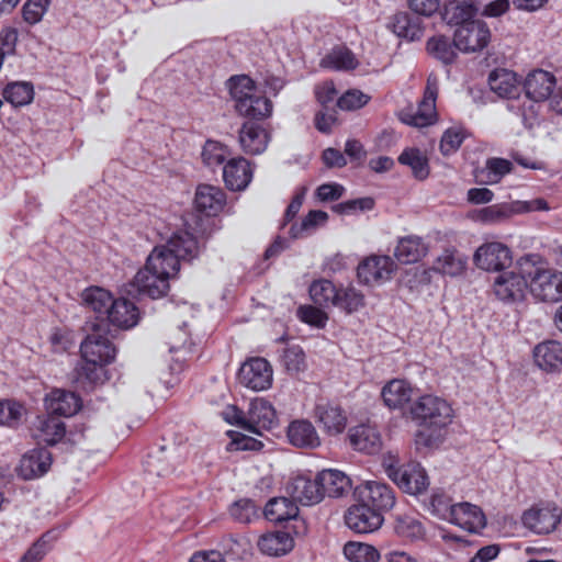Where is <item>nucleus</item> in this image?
Segmentation results:
<instances>
[{
    "label": "nucleus",
    "mask_w": 562,
    "mask_h": 562,
    "mask_svg": "<svg viewBox=\"0 0 562 562\" xmlns=\"http://www.w3.org/2000/svg\"><path fill=\"white\" fill-rule=\"evenodd\" d=\"M229 94L236 112L251 121H259L272 114V102L258 92L254 80L246 75L232 76L227 80Z\"/></svg>",
    "instance_id": "obj_1"
},
{
    "label": "nucleus",
    "mask_w": 562,
    "mask_h": 562,
    "mask_svg": "<svg viewBox=\"0 0 562 562\" xmlns=\"http://www.w3.org/2000/svg\"><path fill=\"white\" fill-rule=\"evenodd\" d=\"M414 422L420 427L445 429L453 417L450 404L438 396H420L411 407Z\"/></svg>",
    "instance_id": "obj_2"
},
{
    "label": "nucleus",
    "mask_w": 562,
    "mask_h": 562,
    "mask_svg": "<svg viewBox=\"0 0 562 562\" xmlns=\"http://www.w3.org/2000/svg\"><path fill=\"white\" fill-rule=\"evenodd\" d=\"M91 333L87 335L80 345V353L83 360H93L99 363H111L116 356L115 346L109 339L111 330H106V324L90 322L87 324Z\"/></svg>",
    "instance_id": "obj_3"
},
{
    "label": "nucleus",
    "mask_w": 562,
    "mask_h": 562,
    "mask_svg": "<svg viewBox=\"0 0 562 562\" xmlns=\"http://www.w3.org/2000/svg\"><path fill=\"white\" fill-rule=\"evenodd\" d=\"M526 276L536 300L548 303L562 300V272L532 266Z\"/></svg>",
    "instance_id": "obj_4"
},
{
    "label": "nucleus",
    "mask_w": 562,
    "mask_h": 562,
    "mask_svg": "<svg viewBox=\"0 0 562 562\" xmlns=\"http://www.w3.org/2000/svg\"><path fill=\"white\" fill-rule=\"evenodd\" d=\"M387 476L405 493L420 495L429 486V479L425 469L416 462L405 464L385 463Z\"/></svg>",
    "instance_id": "obj_5"
},
{
    "label": "nucleus",
    "mask_w": 562,
    "mask_h": 562,
    "mask_svg": "<svg viewBox=\"0 0 562 562\" xmlns=\"http://www.w3.org/2000/svg\"><path fill=\"white\" fill-rule=\"evenodd\" d=\"M488 86L498 97L509 100V111L527 116V109L520 97V82L515 72L504 68L494 69L488 76Z\"/></svg>",
    "instance_id": "obj_6"
},
{
    "label": "nucleus",
    "mask_w": 562,
    "mask_h": 562,
    "mask_svg": "<svg viewBox=\"0 0 562 562\" xmlns=\"http://www.w3.org/2000/svg\"><path fill=\"white\" fill-rule=\"evenodd\" d=\"M490 41L491 30L482 20L465 23L454 31V45L463 53L480 52L488 45Z\"/></svg>",
    "instance_id": "obj_7"
},
{
    "label": "nucleus",
    "mask_w": 562,
    "mask_h": 562,
    "mask_svg": "<svg viewBox=\"0 0 562 562\" xmlns=\"http://www.w3.org/2000/svg\"><path fill=\"white\" fill-rule=\"evenodd\" d=\"M396 265L390 256L372 255L359 262L357 277L366 285L381 284L392 278Z\"/></svg>",
    "instance_id": "obj_8"
},
{
    "label": "nucleus",
    "mask_w": 562,
    "mask_h": 562,
    "mask_svg": "<svg viewBox=\"0 0 562 562\" xmlns=\"http://www.w3.org/2000/svg\"><path fill=\"white\" fill-rule=\"evenodd\" d=\"M514 271H503L493 282V292L504 303H517L525 299L526 290L529 286L528 277Z\"/></svg>",
    "instance_id": "obj_9"
},
{
    "label": "nucleus",
    "mask_w": 562,
    "mask_h": 562,
    "mask_svg": "<svg viewBox=\"0 0 562 562\" xmlns=\"http://www.w3.org/2000/svg\"><path fill=\"white\" fill-rule=\"evenodd\" d=\"M315 422L328 436H337L345 431L347 415L344 408L336 402L321 398L314 407Z\"/></svg>",
    "instance_id": "obj_10"
},
{
    "label": "nucleus",
    "mask_w": 562,
    "mask_h": 562,
    "mask_svg": "<svg viewBox=\"0 0 562 562\" xmlns=\"http://www.w3.org/2000/svg\"><path fill=\"white\" fill-rule=\"evenodd\" d=\"M437 82L431 77L427 79L424 98L419 102L418 108L412 112L402 114V121L411 126L425 127L431 125L437 119L436 99H437Z\"/></svg>",
    "instance_id": "obj_11"
},
{
    "label": "nucleus",
    "mask_w": 562,
    "mask_h": 562,
    "mask_svg": "<svg viewBox=\"0 0 562 562\" xmlns=\"http://www.w3.org/2000/svg\"><path fill=\"white\" fill-rule=\"evenodd\" d=\"M474 263L486 271H501L512 265V250L498 241L485 243L474 254Z\"/></svg>",
    "instance_id": "obj_12"
},
{
    "label": "nucleus",
    "mask_w": 562,
    "mask_h": 562,
    "mask_svg": "<svg viewBox=\"0 0 562 562\" xmlns=\"http://www.w3.org/2000/svg\"><path fill=\"white\" fill-rule=\"evenodd\" d=\"M239 381L252 391L267 390L272 384V368L265 358H251L241 366Z\"/></svg>",
    "instance_id": "obj_13"
},
{
    "label": "nucleus",
    "mask_w": 562,
    "mask_h": 562,
    "mask_svg": "<svg viewBox=\"0 0 562 562\" xmlns=\"http://www.w3.org/2000/svg\"><path fill=\"white\" fill-rule=\"evenodd\" d=\"M359 499L383 517L396 503L394 490L389 484L379 481L366 482L359 491Z\"/></svg>",
    "instance_id": "obj_14"
},
{
    "label": "nucleus",
    "mask_w": 562,
    "mask_h": 562,
    "mask_svg": "<svg viewBox=\"0 0 562 562\" xmlns=\"http://www.w3.org/2000/svg\"><path fill=\"white\" fill-rule=\"evenodd\" d=\"M384 517L366 506L363 502H359L348 508L345 514V522L357 533H371L381 528Z\"/></svg>",
    "instance_id": "obj_15"
},
{
    "label": "nucleus",
    "mask_w": 562,
    "mask_h": 562,
    "mask_svg": "<svg viewBox=\"0 0 562 562\" xmlns=\"http://www.w3.org/2000/svg\"><path fill=\"white\" fill-rule=\"evenodd\" d=\"M530 210L526 202H503L476 210L472 218L484 225H498L508 222L516 214Z\"/></svg>",
    "instance_id": "obj_16"
},
{
    "label": "nucleus",
    "mask_w": 562,
    "mask_h": 562,
    "mask_svg": "<svg viewBox=\"0 0 562 562\" xmlns=\"http://www.w3.org/2000/svg\"><path fill=\"white\" fill-rule=\"evenodd\" d=\"M482 7V0H448L443 3L440 15L449 25L460 27L474 20Z\"/></svg>",
    "instance_id": "obj_17"
},
{
    "label": "nucleus",
    "mask_w": 562,
    "mask_h": 562,
    "mask_svg": "<svg viewBox=\"0 0 562 562\" xmlns=\"http://www.w3.org/2000/svg\"><path fill=\"white\" fill-rule=\"evenodd\" d=\"M52 461V453L47 449H32L21 458L16 468L18 476L25 481L42 477L50 469Z\"/></svg>",
    "instance_id": "obj_18"
},
{
    "label": "nucleus",
    "mask_w": 562,
    "mask_h": 562,
    "mask_svg": "<svg viewBox=\"0 0 562 562\" xmlns=\"http://www.w3.org/2000/svg\"><path fill=\"white\" fill-rule=\"evenodd\" d=\"M286 492L295 504L303 506H312L323 501L317 475L314 479L305 474L292 477L286 485Z\"/></svg>",
    "instance_id": "obj_19"
},
{
    "label": "nucleus",
    "mask_w": 562,
    "mask_h": 562,
    "mask_svg": "<svg viewBox=\"0 0 562 562\" xmlns=\"http://www.w3.org/2000/svg\"><path fill=\"white\" fill-rule=\"evenodd\" d=\"M557 85L555 77L543 69H535L530 71L525 81V100L540 102L550 98Z\"/></svg>",
    "instance_id": "obj_20"
},
{
    "label": "nucleus",
    "mask_w": 562,
    "mask_h": 562,
    "mask_svg": "<svg viewBox=\"0 0 562 562\" xmlns=\"http://www.w3.org/2000/svg\"><path fill=\"white\" fill-rule=\"evenodd\" d=\"M270 142L268 131L257 122H245L238 132V143L241 150L247 155L262 154Z\"/></svg>",
    "instance_id": "obj_21"
},
{
    "label": "nucleus",
    "mask_w": 562,
    "mask_h": 562,
    "mask_svg": "<svg viewBox=\"0 0 562 562\" xmlns=\"http://www.w3.org/2000/svg\"><path fill=\"white\" fill-rule=\"evenodd\" d=\"M277 424V414L272 404L263 398L249 403L247 412V430L261 435V430H270Z\"/></svg>",
    "instance_id": "obj_22"
},
{
    "label": "nucleus",
    "mask_w": 562,
    "mask_h": 562,
    "mask_svg": "<svg viewBox=\"0 0 562 562\" xmlns=\"http://www.w3.org/2000/svg\"><path fill=\"white\" fill-rule=\"evenodd\" d=\"M449 521L471 533H476L486 526V518L482 509L468 502L453 505Z\"/></svg>",
    "instance_id": "obj_23"
},
{
    "label": "nucleus",
    "mask_w": 562,
    "mask_h": 562,
    "mask_svg": "<svg viewBox=\"0 0 562 562\" xmlns=\"http://www.w3.org/2000/svg\"><path fill=\"white\" fill-rule=\"evenodd\" d=\"M103 322L106 324V330H110V325L123 329L132 328L138 322V308L126 299L113 300L106 317H102L98 323Z\"/></svg>",
    "instance_id": "obj_24"
},
{
    "label": "nucleus",
    "mask_w": 562,
    "mask_h": 562,
    "mask_svg": "<svg viewBox=\"0 0 562 562\" xmlns=\"http://www.w3.org/2000/svg\"><path fill=\"white\" fill-rule=\"evenodd\" d=\"M223 180L231 191L245 190L252 180L250 162L244 157L231 158L223 167Z\"/></svg>",
    "instance_id": "obj_25"
},
{
    "label": "nucleus",
    "mask_w": 562,
    "mask_h": 562,
    "mask_svg": "<svg viewBox=\"0 0 562 562\" xmlns=\"http://www.w3.org/2000/svg\"><path fill=\"white\" fill-rule=\"evenodd\" d=\"M170 279L160 276L158 272L145 266L134 277L133 284L139 294L151 299H160L169 291Z\"/></svg>",
    "instance_id": "obj_26"
},
{
    "label": "nucleus",
    "mask_w": 562,
    "mask_h": 562,
    "mask_svg": "<svg viewBox=\"0 0 562 562\" xmlns=\"http://www.w3.org/2000/svg\"><path fill=\"white\" fill-rule=\"evenodd\" d=\"M176 449L160 446L146 456L143 461L144 471L151 476L165 477L170 475L176 469L175 460Z\"/></svg>",
    "instance_id": "obj_27"
},
{
    "label": "nucleus",
    "mask_w": 562,
    "mask_h": 562,
    "mask_svg": "<svg viewBox=\"0 0 562 562\" xmlns=\"http://www.w3.org/2000/svg\"><path fill=\"white\" fill-rule=\"evenodd\" d=\"M348 440L355 450L367 454H375L382 447V439L378 429L363 424L349 429Z\"/></svg>",
    "instance_id": "obj_28"
},
{
    "label": "nucleus",
    "mask_w": 562,
    "mask_h": 562,
    "mask_svg": "<svg viewBox=\"0 0 562 562\" xmlns=\"http://www.w3.org/2000/svg\"><path fill=\"white\" fill-rule=\"evenodd\" d=\"M195 207L206 216L217 215L226 203L224 191L211 184H200L195 192Z\"/></svg>",
    "instance_id": "obj_29"
},
{
    "label": "nucleus",
    "mask_w": 562,
    "mask_h": 562,
    "mask_svg": "<svg viewBox=\"0 0 562 562\" xmlns=\"http://www.w3.org/2000/svg\"><path fill=\"white\" fill-rule=\"evenodd\" d=\"M286 436L289 442L297 448L315 449L321 446V438L314 425L307 419H296L289 424Z\"/></svg>",
    "instance_id": "obj_30"
},
{
    "label": "nucleus",
    "mask_w": 562,
    "mask_h": 562,
    "mask_svg": "<svg viewBox=\"0 0 562 562\" xmlns=\"http://www.w3.org/2000/svg\"><path fill=\"white\" fill-rule=\"evenodd\" d=\"M535 363L546 372H557L562 368V344L546 340L533 348Z\"/></svg>",
    "instance_id": "obj_31"
},
{
    "label": "nucleus",
    "mask_w": 562,
    "mask_h": 562,
    "mask_svg": "<svg viewBox=\"0 0 562 562\" xmlns=\"http://www.w3.org/2000/svg\"><path fill=\"white\" fill-rule=\"evenodd\" d=\"M322 498L325 496L337 498L346 494L351 487L350 479L338 470H323L317 474Z\"/></svg>",
    "instance_id": "obj_32"
},
{
    "label": "nucleus",
    "mask_w": 562,
    "mask_h": 562,
    "mask_svg": "<svg viewBox=\"0 0 562 562\" xmlns=\"http://www.w3.org/2000/svg\"><path fill=\"white\" fill-rule=\"evenodd\" d=\"M145 266L171 280L179 272L180 261L162 245L153 249Z\"/></svg>",
    "instance_id": "obj_33"
},
{
    "label": "nucleus",
    "mask_w": 562,
    "mask_h": 562,
    "mask_svg": "<svg viewBox=\"0 0 562 562\" xmlns=\"http://www.w3.org/2000/svg\"><path fill=\"white\" fill-rule=\"evenodd\" d=\"M512 171L513 164L510 160L492 157L485 161L484 167L474 170V179L479 184H496Z\"/></svg>",
    "instance_id": "obj_34"
},
{
    "label": "nucleus",
    "mask_w": 562,
    "mask_h": 562,
    "mask_svg": "<svg viewBox=\"0 0 562 562\" xmlns=\"http://www.w3.org/2000/svg\"><path fill=\"white\" fill-rule=\"evenodd\" d=\"M47 408L55 415L69 417L81 407V400L74 392L54 390L46 398Z\"/></svg>",
    "instance_id": "obj_35"
},
{
    "label": "nucleus",
    "mask_w": 562,
    "mask_h": 562,
    "mask_svg": "<svg viewBox=\"0 0 562 562\" xmlns=\"http://www.w3.org/2000/svg\"><path fill=\"white\" fill-rule=\"evenodd\" d=\"M387 27L398 37L408 41L419 40L424 33L422 21L407 12H397L394 14Z\"/></svg>",
    "instance_id": "obj_36"
},
{
    "label": "nucleus",
    "mask_w": 562,
    "mask_h": 562,
    "mask_svg": "<svg viewBox=\"0 0 562 562\" xmlns=\"http://www.w3.org/2000/svg\"><path fill=\"white\" fill-rule=\"evenodd\" d=\"M427 250V246L422 237L411 235L400 238L394 256L401 263L411 265L425 257Z\"/></svg>",
    "instance_id": "obj_37"
},
{
    "label": "nucleus",
    "mask_w": 562,
    "mask_h": 562,
    "mask_svg": "<svg viewBox=\"0 0 562 562\" xmlns=\"http://www.w3.org/2000/svg\"><path fill=\"white\" fill-rule=\"evenodd\" d=\"M413 389L408 382L393 379L381 391L382 400L391 409L402 408L412 398Z\"/></svg>",
    "instance_id": "obj_38"
},
{
    "label": "nucleus",
    "mask_w": 562,
    "mask_h": 562,
    "mask_svg": "<svg viewBox=\"0 0 562 562\" xmlns=\"http://www.w3.org/2000/svg\"><path fill=\"white\" fill-rule=\"evenodd\" d=\"M179 260L191 261L199 254L196 238L189 232H176L165 245Z\"/></svg>",
    "instance_id": "obj_39"
},
{
    "label": "nucleus",
    "mask_w": 562,
    "mask_h": 562,
    "mask_svg": "<svg viewBox=\"0 0 562 562\" xmlns=\"http://www.w3.org/2000/svg\"><path fill=\"white\" fill-rule=\"evenodd\" d=\"M294 540L289 532L276 531L261 536L258 540L259 550L267 555L280 557L289 553Z\"/></svg>",
    "instance_id": "obj_40"
},
{
    "label": "nucleus",
    "mask_w": 562,
    "mask_h": 562,
    "mask_svg": "<svg viewBox=\"0 0 562 562\" xmlns=\"http://www.w3.org/2000/svg\"><path fill=\"white\" fill-rule=\"evenodd\" d=\"M394 532L403 539L418 541L425 538L426 528L417 515L396 514L394 516Z\"/></svg>",
    "instance_id": "obj_41"
},
{
    "label": "nucleus",
    "mask_w": 562,
    "mask_h": 562,
    "mask_svg": "<svg viewBox=\"0 0 562 562\" xmlns=\"http://www.w3.org/2000/svg\"><path fill=\"white\" fill-rule=\"evenodd\" d=\"M299 507L294 501L286 497H273L265 506L263 515L269 521L281 524L294 519Z\"/></svg>",
    "instance_id": "obj_42"
},
{
    "label": "nucleus",
    "mask_w": 562,
    "mask_h": 562,
    "mask_svg": "<svg viewBox=\"0 0 562 562\" xmlns=\"http://www.w3.org/2000/svg\"><path fill=\"white\" fill-rule=\"evenodd\" d=\"M328 220V214L325 211L312 210L301 222L292 223L289 229L291 239H302L312 235L318 227L324 226Z\"/></svg>",
    "instance_id": "obj_43"
},
{
    "label": "nucleus",
    "mask_w": 562,
    "mask_h": 562,
    "mask_svg": "<svg viewBox=\"0 0 562 562\" xmlns=\"http://www.w3.org/2000/svg\"><path fill=\"white\" fill-rule=\"evenodd\" d=\"M521 520L525 527L539 535L551 532L558 522L557 517L550 510L542 508L526 510Z\"/></svg>",
    "instance_id": "obj_44"
},
{
    "label": "nucleus",
    "mask_w": 562,
    "mask_h": 562,
    "mask_svg": "<svg viewBox=\"0 0 562 562\" xmlns=\"http://www.w3.org/2000/svg\"><path fill=\"white\" fill-rule=\"evenodd\" d=\"M81 297L85 305L97 314L94 322H99L102 317H106L108 308H110L114 300L109 291L99 286L86 289L82 292Z\"/></svg>",
    "instance_id": "obj_45"
},
{
    "label": "nucleus",
    "mask_w": 562,
    "mask_h": 562,
    "mask_svg": "<svg viewBox=\"0 0 562 562\" xmlns=\"http://www.w3.org/2000/svg\"><path fill=\"white\" fill-rule=\"evenodd\" d=\"M426 49L429 55L441 61L443 65H451L458 57L454 40L451 42L445 35H435L426 43Z\"/></svg>",
    "instance_id": "obj_46"
},
{
    "label": "nucleus",
    "mask_w": 562,
    "mask_h": 562,
    "mask_svg": "<svg viewBox=\"0 0 562 562\" xmlns=\"http://www.w3.org/2000/svg\"><path fill=\"white\" fill-rule=\"evenodd\" d=\"M321 66L333 70H353L358 66V60L351 49L339 46L322 58Z\"/></svg>",
    "instance_id": "obj_47"
},
{
    "label": "nucleus",
    "mask_w": 562,
    "mask_h": 562,
    "mask_svg": "<svg viewBox=\"0 0 562 562\" xmlns=\"http://www.w3.org/2000/svg\"><path fill=\"white\" fill-rule=\"evenodd\" d=\"M34 94V86L30 81L9 82L2 90L3 99L14 108L30 104Z\"/></svg>",
    "instance_id": "obj_48"
},
{
    "label": "nucleus",
    "mask_w": 562,
    "mask_h": 562,
    "mask_svg": "<svg viewBox=\"0 0 562 562\" xmlns=\"http://www.w3.org/2000/svg\"><path fill=\"white\" fill-rule=\"evenodd\" d=\"M398 162L408 166L418 180H425L429 176L428 158L418 148L404 149L398 156Z\"/></svg>",
    "instance_id": "obj_49"
},
{
    "label": "nucleus",
    "mask_w": 562,
    "mask_h": 562,
    "mask_svg": "<svg viewBox=\"0 0 562 562\" xmlns=\"http://www.w3.org/2000/svg\"><path fill=\"white\" fill-rule=\"evenodd\" d=\"M467 266V257L456 249H445L436 260V270L450 277L459 276Z\"/></svg>",
    "instance_id": "obj_50"
},
{
    "label": "nucleus",
    "mask_w": 562,
    "mask_h": 562,
    "mask_svg": "<svg viewBox=\"0 0 562 562\" xmlns=\"http://www.w3.org/2000/svg\"><path fill=\"white\" fill-rule=\"evenodd\" d=\"M338 289L329 280L314 281L310 286V296L312 301L319 306H335Z\"/></svg>",
    "instance_id": "obj_51"
},
{
    "label": "nucleus",
    "mask_w": 562,
    "mask_h": 562,
    "mask_svg": "<svg viewBox=\"0 0 562 562\" xmlns=\"http://www.w3.org/2000/svg\"><path fill=\"white\" fill-rule=\"evenodd\" d=\"M229 155L228 147L214 139H207L201 153L204 165L210 168L222 166Z\"/></svg>",
    "instance_id": "obj_52"
},
{
    "label": "nucleus",
    "mask_w": 562,
    "mask_h": 562,
    "mask_svg": "<svg viewBox=\"0 0 562 562\" xmlns=\"http://www.w3.org/2000/svg\"><path fill=\"white\" fill-rule=\"evenodd\" d=\"M344 553L350 562H378L379 551L371 544L361 542H348Z\"/></svg>",
    "instance_id": "obj_53"
},
{
    "label": "nucleus",
    "mask_w": 562,
    "mask_h": 562,
    "mask_svg": "<svg viewBox=\"0 0 562 562\" xmlns=\"http://www.w3.org/2000/svg\"><path fill=\"white\" fill-rule=\"evenodd\" d=\"M364 305L363 294L355 288H340L337 292L335 306L350 314Z\"/></svg>",
    "instance_id": "obj_54"
},
{
    "label": "nucleus",
    "mask_w": 562,
    "mask_h": 562,
    "mask_svg": "<svg viewBox=\"0 0 562 562\" xmlns=\"http://www.w3.org/2000/svg\"><path fill=\"white\" fill-rule=\"evenodd\" d=\"M258 512L259 507L249 498L238 499L229 507L232 518L240 524H250L254 519L259 518Z\"/></svg>",
    "instance_id": "obj_55"
},
{
    "label": "nucleus",
    "mask_w": 562,
    "mask_h": 562,
    "mask_svg": "<svg viewBox=\"0 0 562 562\" xmlns=\"http://www.w3.org/2000/svg\"><path fill=\"white\" fill-rule=\"evenodd\" d=\"M24 408L14 400H0V426L15 428L19 426Z\"/></svg>",
    "instance_id": "obj_56"
},
{
    "label": "nucleus",
    "mask_w": 562,
    "mask_h": 562,
    "mask_svg": "<svg viewBox=\"0 0 562 562\" xmlns=\"http://www.w3.org/2000/svg\"><path fill=\"white\" fill-rule=\"evenodd\" d=\"M280 361L290 373H297L305 364V353L301 346L291 345L282 349Z\"/></svg>",
    "instance_id": "obj_57"
},
{
    "label": "nucleus",
    "mask_w": 562,
    "mask_h": 562,
    "mask_svg": "<svg viewBox=\"0 0 562 562\" xmlns=\"http://www.w3.org/2000/svg\"><path fill=\"white\" fill-rule=\"evenodd\" d=\"M453 505L448 494L441 490H436L431 493L427 507L432 515L449 520L452 515Z\"/></svg>",
    "instance_id": "obj_58"
},
{
    "label": "nucleus",
    "mask_w": 562,
    "mask_h": 562,
    "mask_svg": "<svg viewBox=\"0 0 562 562\" xmlns=\"http://www.w3.org/2000/svg\"><path fill=\"white\" fill-rule=\"evenodd\" d=\"M41 431L42 440L48 446H54L65 437L66 427L63 422L52 418L43 422Z\"/></svg>",
    "instance_id": "obj_59"
},
{
    "label": "nucleus",
    "mask_w": 562,
    "mask_h": 562,
    "mask_svg": "<svg viewBox=\"0 0 562 562\" xmlns=\"http://www.w3.org/2000/svg\"><path fill=\"white\" fill-rule=\"evenodd\" d=\"M49 3L50 0H26L22 7L23 20L31 25L41 22Z\"/></svg>",
    "instance_id": "obj_60"
},
{
    "label": "nucleus",
    "mask_w": 562,
    "mask_h": 562,
    "mask_svg": "<svg viewBox=\"0 0 562 562\" xmlns=\"http://www.w3.org/2000/svg\"><path fill=\"white\" fill-rule=\"evenodd\" d=\"M370 101V97L360 90L351 89L346 91L336 101V106L346 111H353L364 106Z\"/></svg>",
    "instance_id": "obj_61"
},
{
    "label": "nucleus",
    "mask_w": 562,
    "mask_h": 562,
    "mask_svg": "<svg viewBox=\"0 0 562 562\" xmlns=\"http://www.w3.org/2000/svg\"><path fill=\"white\" fill-rule=\"evenodd\" d=\"M297 317L301 322L316 328H325L328 315L318 307L303 305L297 308Z\"/></svg>",
    "instance_id": "obj_62"
},
{
    "label": "nucleus",
    "mask_w": 562,
    "mask_h": 562,
    "mask_svg": "<svg viewBox=\"0 0 562 562\" xmlns=\"http://www.w3.org/2000/svg\"><path fill=\"white\" fill-rule=\"evenodd\" d=\"M85 363L78 370L80 378L86 379L91 384L101 383L106 378L105 366L109 363H99L93 360H83Z\"/></svg>",
    "instance_id": "obj_63"
},
{
    "label": "nucleus",
    "mask_w": 562,
    "mask_h": 562,
    "mask_svg": "<svg viewBox=\"0 0 562 562\" xmlns=\"http://www.w3.org/2000/svg\"><path fill=\"white\" fill-rule=\"evenodd\" d=\"M464 140V134L461 130H447L440 140V151L448 156L456 153Z\"/></svg>",
    "instance_id": "obj_64"
}]
</instances>
